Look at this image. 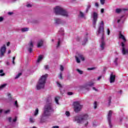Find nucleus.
<instances>
[{
  "mask_svg": "<svg viewBox=\"0 0 128 128\" xmlns=\"http://www.w3.org/2000/svg\"><path fill=\"white\" fill-rule=\"evenodd\" d=\"M28 52L30 53H32V48H28Z\"/></svg>",
  "mask_w": 128,
  "mask_h": 128,
  "instance_id": "nucleus-44",
  "label": "nucleus"
},
{
  "mask_svg": "<svg viewBox=\"0 0 128 128\" xmlns=\"http://www.w3.org/2000/svg\"><path fill=\"white\" fill-rule=\"evenodd\" d=\"M54 21L56 24H62V20L58 18H56L54 19Z\"/></svg>",
  "mask_w": 128,
  "mask_h": 128,
  "instance_id": "nucleus-16",
  "label": "nucleus"
},
{
  "mask_svg": "<svg viewBox=\"0 0 128 128\" xmlns=\"http://www.w3.org/2000/svg\"><path fill=\"white\" fill-rule=\"evenodd\" d=\"M104 46H106V42L104 40H102L100 44V48L102 50H104Z\"/></svg>",
  "mask_w": 128,
  "mask_h": 128,
  "instance_id": "nucleus-11",
  "label": "nucleus"
},
{
  "mask_svg": "<svg viewBox=\"0 0 128 128\" xmlns=\"http://www.w3.org/2000/svg\"><path fill=\"white\" fill-rule=\"evenodd\" d=\"M10 52H12V50H8V54H10Z\"/></svg>",
  "mask_w": 128,
  "mask_h": 128,
  "instance_id": "nucleus-64",
  "label": "nucleus"
},
{
  "mask_svg": "<svg viewBox=\"0 0 128 128\" xmlns=\"http://www.w3.org/2000/svg\"><path fill=\"white\" fill-rule=\"evenodd\" d=\"M95 6H96V8H98V3L96 2L95 3Z\"/></svg>",
  "mask_w": 128,
  "mask_h": 128,
  "instance_id": "nucleus-52",
  "label": "nucleus"
},
{
  "mask_svg": "<svg viewBox=\"0 0 128 128\" xmlns=\"http://www.w3.org/2000/svg\"><path fill=\"white\" fill-rule=\"evenodd\" d=\"M121 44H122V48H126L124 47V44L123 42H122Z\"/></svg>",
  "mask_w": 128,
  "mask_h": 128,
  "instance_id": "nucleus-45",
  "label": "nucleus"
},
{
  "mask_svg": "<svg viewBox=\"0 0 128 128\" xmlns=\"http://www.w3.org/2000/svg\"><path fill=\"white\" fill-rule=\"evenodd\" d=\"M28 28H24L21 29V32H28Z\"/></svg>",
  "mask_w": 128,
  "mask_h": 128,
  "instance_id": "nucleus-19",
  "label": "nucleus"
},
{
  "mask_svg": "<svg viewBox=\"0 0 128 128\" xmlns=\"http://www.w3.org/2000/svg\"><path fill=\"white\" fill-rule=\"evenodd\" d=\"M74 106L75 112H80L82 108V105H81L78 102H74Z\"/></svg>",
  "mask_w": 128,
  "mask_h": 128,
  "instance_id": "nucleus-6",
  "label": "nucleus"
},
{
  "mask_svg": "<svg viewBox=\"0 0 128 128\" xmlns=\"http://www.w3.org/2000/svg\"><path fill=\"white\" fill-rule=\"evenodd\" d=\"M14 14V12H8V14L9 16H12V14Z\"/></svg>",
  "mask_w": 128,
  "mask_h": 128,
  "instance_id": "nucleus-53",
  "label": "nucleus"
},
{
  "mask_svg": "<svg viewBox=\"0 0 128 128\" xmlns=\"http://www.w3.org/2000/svg\"><path fill=\"white\" fill-rule=\"evenodd\" d=\"M79 58H80V60H82V61L84 60V57L82 56V55H80Z\"/></svg>",
  "mask_w": 128,
  "mask_h": 128,
  "instance_id": "nucleus-35",
  "label": "nucleus"
},
{
  "mask_svg": "<svg viewBox=\"0 0 128 128\" xmlns=\"http://www.w3.org/2000/svg\"><path fill=\"white\" fill-rule=\"evenodd\" d=\"M48 76V74H45L44 75L42 76L39 80L38 84L36 85V88L38 90H41V88H44Z\"/></svg>",
  "mask_w": 128,
  "mask_h": 128,
  "instance_id": "nucleus-3",
  "label": "nucleus"
},
{
  "mask_svg": "<svg viewBox=\"0 0 128 128\" xmlns=\"http://www.w3.org/2000/svg\"><path fill=\"white\" fill-rule=\"evenodd\" d=\"M100 12L102 14H104V9L102 8Z\"/></svg>",
  "mask_w": 128,
  "mask_h": 128,
  "instance_id": "nucleus-51",
  "label": "nucleus"
},
{
  "mask_svg": "<svg viewBox=\"0 0 128 128\" xmlns=\"http://www.w3.org/2000/svg\"><path fill=\"white\" fill-rule=\"evenodd\" d=\"M119 38H122V40H123L124 42H126V38H124V36L122 34V32H120L119 34Z\"/></svg>",
  "mask_w": 128,
  "mask_h": 128,
  "instance_id": "nucleus-15",
  "label": "nucleus"
},
{
  "mask_svg": "<svg viewBox=\"0 0 128 128\" xmlns=\"http://www.w3.org/2000/svg\"><path fill=\"white\" fill-rule=\"evenodd\" d=\"M2 72H4V70H0V74H2Z\"/></svg>",
  "mask_w": 128,
  "mask_h": 128,
  "instance_id": "nucleus-61",
  "label": "nucleus"
},
{
  "mask_svg": "<svg viewBox=\"0 0 128 128\" xmlns=\"http://www.w3.org/2000/svg\"><path fill=\"white\" fill-rule=\"evenodd\" d=\"M116 81V75H114L112 72L110 75V84L114 83Z\"/></svg>",
  "mask_w": 128,
  "mask_h": 128,
  "instance_id": "nucleus-10",
  "label": "nucleus"
},
{
  "mask_svg": "<svg viewBox=\"0 0 128 128\" xmlns=\"http://www.w3.org/2000/svg\"><path fill=\"white\" fill-rule=\"evenodd\" d=\"M42 58H44V56L42 55H40L37 60V62H40Z\"/></svg>",
  "mask_w": 128,
  "mask_h": 128,
  "instance_id": "nucleus-18",
  "label": "nucleus"
},
{
  "mask_svg": "<svg viewBox=\"0 0 128 128\" xmlns=\"http://www.w3.org/2000/svg\"><path fill=\"white\" fill-rule=\"evenodd\" d=\"M10 44V42H8L7 44H6L7 46H9Z\"/></svg>",
  "mask_w": 128,
  "mask_h": 128,
  "instance_id": "nucleus-56",
  "label": "nucleus"
},
{
  "mask_svg": "<svg viewBox=\"0 0 128 128\" xmlns=\"http://www.w3.org/2000/svg\"><path fill=\"white\" fill-rule=\"evenodd\" d=\"M18 118L16 117H15V118L13 120V122H16Z\"/></svg>",
  "mask_w": 128,
  "mask_h": 128,
  "instance_id": "nucleus-48",
  "label": "nucleus"
},
{
  "mask_svg": "<svg viewBox=\"0 0 128 128\" xmlns=\"http://www.w3.org/2000/svg\"><path fill=\"white\" fill-rule=\"evenodd\" d=\"M44 44V41L42 40H40L38 44V48H40V46H42V44Z\"/></svg>",
  "mask_w": 128,
  "mask_h": 128,
  "instance_id": "nucleus-17",
  "label": "nucleus"
},
{
  "mask_svg": "<svg viewBox=\"0 0 128 128\" xmlns=\"http://www.w3.org/2000/svg\"><path fill=\"white\" fill-rule=\"evenodd\" d=\"M8 96L9 98H12V96H11L10 94H8Z\"/></svg>",
  "mask_w": 128,
  "mask_h": 128,
  "instance_id": "nucleus-60",
  "label": "nucleus"
},
{
  "mask_svg": "<svg viewBox=\"0 0 128 128\" xmlns=\"http://www.w3.org/2000/svg\"><path fill=\"white\" fill-rule=\"evenodd\" d=\"M6 45L4 44L2 47H1L0 49V56H4V54H6Z\"/></svg>",
  "mask_w": 128,
  "mask_h": 128,
  "instance_id": "nucleus-9",
  "label": "nucleus"
},
{
  "mask_svg": "<svg viewBox=\"0 0 128 128\" xmlns=\"http://www.w3.org/2000/svg\"><path fill=\"white\" fill-rule=\"evenodd\" d=\"M26 6H27V8H31L32 5H30V4H28L26 5Z\"/></svg>",
  "mask_w": 128,
  "mask_h": 128,
  "instance_id": "nucleus-54",
  "label": "nucleus"
},
{
  "mask_svg": "<svg viewBox=\"0 0 128 128\" xmlns=\"http://www.w3.org/2000/svg\"><path fill=\"white\" fill-rule=\"evenodd\" d=\"M91 6H90V4H88V6H87V8L86 10V14L88 12V10H90V8Z\"/></svg>",
  "mask_w": 128,
  "mask_h": 128,
  "instance_id": "nucleus-20",
  "label": "nucleus"
},
{
  "mask_svg": "<svg viewBox=\"0 0 128 128\" xmlns=\"http://www.w3.org/2000/svg\"><path fill=\"white\" fill-rule=\"evenodd\" d=\"M92 88L94 90H96V92L98 90H96V88L94 87H93Z\"/></svg>",
  "mask_w": 128,
  "mask_h": 128,
  "instance_id": "nucleus-62",
  "label": "nucleus"
},
{
  "mask_svg": "<svg viewBox=\"0 0 128 128\" xmlns=\"http://www.w3.org/2000/svg\"><path fill=\"white\" fill-rule=\"evenodd\" d=\"M52 97L49 96L46 98V104L44 106V116H50L52 112H54V108H52Z\"/></svg>",
  "mask_w": 128,
  "mask_h": 128,
  "instance_id": "nucleus-1",
  "label": "nucleus"
},
{
  "mask_svg": "<svg viewBox=\"0 0 128 128\" xmlns=\"http://www.w3.org/2000/svg\"><path fill=\"white\" fill-rule=\"evenodd\" d=\"M54 10L56 16H66V18L68 16V12L60 6H56L54 8Z\"/></svg>",
  "mask_w": 128,
  "mask_h": 128,
  "instance_id": "nucleus-2",
  "label": "nucleus"
},
{
  "mask_svg": "<svg viewBox=\"0 0 128 128\" xmlns=\"http://www.w3.org/2000/svg\"><path fill=\"white\" fill-rule=\"evenodd\" d=\"M112 111L110 110L108 114L107 120L110 128H112Z\"/></svg>",
  "mask_w": 128,
  "mask_h": 128,
  "instance_id": "nucleus-8",
  "label": "nucleus"
},
{
  "mask_svg": "<svg viewBox=\"0 0 128 128\" xmlns=\"http://www.w3.org/2000/svg\"><path fill=\"white\" fill-rule=\"evenodd\" d=\"M88 120V114H84L82 118L78 116L75 117V120L78 124H80L83 120Z\"/></svg>",
  "mask_w": 128,
  "mask_h": 128,
  "instance_id": "nucleus-5",
  "label": "nucleus"
},
{
  "mask_svg": "<svg viewBox=\"0 0 128 128\" xmlns=\"http://www.w3.org/2000/svg\"><path fill=\"white\" fill-rule=\"evenodd\" d=\"M4 20V18L0 17V22H2Z\"/></svg>",
  "mask_w": 128,
  "mask_h": 128,
  "instance_id": "nucleus-55",
  "label": "nucleus"
},
{
  "mask_svg": "<svg viewBox=\"0 0 128 128\" xmlns=\"http://www.w3.org/2000/svg\"><path fill=\"white\" fill-rule=\"evenodd\" d=\"M28 46H29V48H34V44L32 43V41H30V43L28 44Z\"/></svg>",
  "mask_w": 128,
  "mask_h": 128,
  "instance_id": "nucleus-21",
  "label": "nucleus"
},
{
  "mask_svg": "<svg viewBox=\"0 0 128 128\" xmlns=\"http://www.w3.org/2000/svg\"><path fill=\"white\" fill-rule=\"evenodd\" d=\"M76 62H77L78 64H80V58H78V56H76Z\"/></svg>",
  "mask_w": 128,
  "mask_h": 128,
  "instance_id": "nucleus-34",
  "label": "nucleus"
},
{
  "mask_svg": "<svg viewBox=\"0 0 128 128\" xmlns=\"http://www.w3.org/2000/svg\"><path fill=\"white\" fill-rule=\"evenodd\" d=\"M44 68L45 70H48V68H50V66L48 65H46L44 66Z\"/></svg>",
  "mask_w": 128,
  "mask_h": 128,
  "instance_id": "nucleus-41",
  "label": "nucleus"
},
{
  "mask_svg": "<svg viewBox=\"0 0 128 128\" xmlns=\"http://www.w3.org/2000/svg\"><path fill=\"white\" fill-rule=\"evenodd\" d=\"M6 84H3L0 86V88H6Z\"/></svg>",
  "mask_w": 128,
  "mask_h": 128,
  "instance_id": "nucleus-29",
  "label": "nucleus"
},
{
  "mask_svg": "<svg viewBox=\"0 0 128 128\" xmlns=\"http://www.w3.org/2000/svg\"><path fill=\"white\" fill-rule=\"evenodd\" d=\"M60 46V39H58V44H57V48H58V46Z\"/></svg>",
  "mask_w": 128,
  "mask_h": 128,
  "instance_id": "nucleus-36",
  "label": "nucleus"
},
{
  "mask_svg": "<svg viewBox=\"0 0 128 128\" xmlns=\"http://www.w3.org/2000/svg\"><path fill=\"white\" fill-rule=\"evenodd\" d=\"M98 14L96 12H93V20L92 26L94 28H96V22H98Z\"/></svg>",
  "mask_w": 128,
  "mask_h": 128,
  "instance_id": "nucleus-7",
  "label": "nucleus"
},
{
  "mask_svg": "<svg viewBox=\"0 0 128 128\" xmlns=\"http://www.w3.org/2000/svg\"><path fill=\"white\" fill-rule=\"evenodd\" d=\"M14 106L16 108H18V101H15Z\"/></svg>",
  "mask_w": 128,
  "mask_h": 128,
  "instance_id": "nucleus-37",
  "label": "nucleus"
},
{
  "mask_svg": "<svg viewBox=\"0 0 128 128\" xmlns=\"http://www.w3.org/2000/svg\"><path fill=\"white\" fill-rule=\"evenodd\" d=\"M126 10H128L127 8H122V9H120V8H117L116 9V12L117 14H120V12H126Z\"/></svg>",
  "mask_w": 128,
  "mask_h": 128,
  "instance_id": "nucleus-13",
  "label": "nucleus"
},
{
  "mask_svg": "<svg viewBox=\"0 0 128 128\" xmlns=\"http://www.w3.org/2000/svg\"><path fill=\"white\" fill-rule=\"evenodd\" d=\"M58 78L60 80H64V78H62V72L59 74Z\"/></svg>",
  "mask_w": 128,
  "mask_h": 128,
  "instance_id": "nucleus-23",
  "label": "nucleus"
},
{
  "mask_svg": "<svg viewBox=\"0 0 128 128\" xmlns=\"http://www.w3.org/2000/svg\"><path fill=\"white\" fill-rule=\"evenodd\" d=\"M122 54L124 56L125 54H128V50L126 48H122Z\"/></svg>",
  "mask_w": 128,
  "mask_h": 128,
  "instance_id": "nucleus-14",
  "label": "nucleus"
},
{
  "mask_svg": "<svg viewBox=\"0 0 128 128\" xmlns=\"http://www.w3.org/2000/svg\"><path fill=\"white\" fill-rule=\"evenodd\" d=\"M20 76H22V73L20 72L18 74V75L15 77V79L16 80V78H18Z\"/></svg>",
  "mask_w": 128,
  "mask_h": 128,
  "instance_id": "nucleus-32",
  "label": "nucleus"
},
{
  "mask_svg": "<svg viewBox=\"0 0 128 128\" xmlns=\"http://www.w3.org/2000/svg\"><path fill=\"white\" fill-rule=\"evenodd\" d=\"M94 84V83L92 82H89L88 84H86V86H85L86 90H90V88H88V86H92Z\"/></svg>",
  "mask_w": 128,
  "mask_h": 128,
  "instance_id": "nucleus-12",
  "label": "nucleus"
},
{
  "mask_svg": "<svg viewBox=\"0 0 128 128\" xmlns=\"http://www.w3.org/2000/svg\"><path fill=\"white\" fill-rule=\"evenodd\" d=\"M102 78V76L98 77V80H100V78Z\"/></svg>",
  "mask_w": 128,
  "mask_h": 128,
  "instance_id": "nucleus-58",
  "label": "nucleus"
},
{
  "mask_svg": "<svg viewBox=\"0 0 128 128\" xmlns=\"http://www.w3.org/2000/svg\"><path fill=\"white\" fill-rule=\"evenodd\" d=\"M56 84H57V86H58V88H62V84H60L58 82H57Z\"/></svg>",
  "mask_w": 128,
  "mask_h": 128,
  "instance_id": "nucleus-38",
  "label": "nucleus"
},
{
  "mask_svg": "<svg viewBox=\"0 0 128 128\" xmlns=\"http://www.w3.org/2000/svg\"><path fill=\"white\" fill-rule=\"evenodd\" d=\"M4 74H6L4 73H2V74H0V76H4Z\"/></svg>",
  "mask_w": 128,
  "mask_h": 128,
  "instance_id": "nucleus-59",
  "label": "nucleus"
},
{
  "mask_svg": "<svg viewBox=\"0 0 128 128\" xmlns=\"http://www.w3.org/2000/svg\"><path fill=\"white\" fill-rule=\"evenodd\" d=\"M30 122H32V124H33V122H34V119H32V118H30Z\"/></svg>",
  "mask_w": 128,
  "mask_h": 128,
  "instance_id": "nucleus-42",
  "label": "nucleus"
},
{
  "mask_svg": "<svg viewBox=\"0 0 128 128\" xmlns=\"http://www.w3.org/2000/svg\"><path fill=\"white\" fill-rule=\"evenodd\" d=\"M58 100H60V97L55 98V102L57 104H58Z\"/></svg>",
  "mask_w": 128,
  "mask_h": 128,
  "instance_id": "nucleus-24",
  "label": "nucleus"
},
{
  "mask_svg": "<svg viewBox=\"0 0 128 128\" xmlns=\"http://www.w3.org/2000/svg\"><path fill=\"white\" fill-rule=\"evenodd\" d=\"M111 102H112V97H110L108 98V106H110Z\"/></svg>",
  "mask_w": 128,
  "mask_h": 128,
  "instance_id": "nucleus-31",
  "label": "nucleus"
},
{
  "mask_svg": "<svg viewBox=\"0 0 128 128\" xmlns=\"http://www.w3.org/2000/svg\"><path fill=\"white\" fill-rule=\"evenodd\" d=\"M86 42H88V38H85V39L84 40V42L82 44V46H85Z\"/></svg>",
  "mask_w": 128,
  "mask_h": 128,
  "instance_id": "nucleus-25",
  "label": "nucleus"
},
{
  "mask_svg": "<svg viewBox=\"0 0 128 128\" xmlns=\"http://www.w3.org/2000/svg\"><path fill=\"white\" fill-rule=\"evenodd\" d=\"M80 16L81 18H84V14L82 12H80Z\"/></svg>",
  "mask_w": 128,
  "mask_h": 128,
  "instance_id": "nucleus-39",
  "label": "nucleus"
},
{
  "mask_svg": "<svg viewBox=\"0 0 128 128\" xmlns=\"http://www.w3.org/2000/svg\"><path fill=\"white\" fill-rule=\"evenodd\" d=\"M110 29H108V30H107V34L108 36H110Z\"/></svg>",
  "mask_w": 128,
  "mask_h": 128,
  "instance_id": "nucleus-46",
  "label": "nucleus"
},
{
  "mask_svg": "<svg viewBox=\"0 0 128 128\" xmlns=\"http://www.w3.org/2000/svg\"><path fill=\"white\" fill-rule=\"evenodd\" d=\"M38 114V108H36L35 112H34V116H36Z\"/></svg>",
  "mask_w": 128,
  "mask_h": 128,
  "instance_id": "nucleus-22",
  "label": "nucleus"
},
{
  "mask_svg": "<svg viewBox=\"0 0 128 128\" xmlns=\"http://www.w3.org/2000/svg\"><path fill=\"white\" fill-rule=\"evenodd\" d=\"M94 110H96V108H98V102H94Z\"/></svg>",
  "mask_w": 128,
  "mask_h": 128,
  "instance_id": "nucleus-26",
  "label": "nucleus"
},
{
  "mask_svg": "<svg viewBox=\"0 0 128 128\" xmlns=\"http://www.w3.org/2000/svg\"><path fill=\"white\" fill-rule=\"evenodd\" d=\"M66 116H70V112L66 111Z\"/></svg>",
  "mask_w": 128,
  "mask_h": 128,
  "instance_id": "nucleus-33",
  "label": "nucleus"
},
{
  "mask_svg": "<svg viewBox=\"0 0 128 128\" xmlns=\"http://www.w3.org/2000/svg\"><path fill=\"white\" fill-rule=\"evenodd\" d=\"M6 64L7 66H10V62H7Z\"/></svg>",
  "mask_w": 128,
  "mask_h": 128,
  "instance_id": "nucleus-63",
  "label": "nucleus"
},
{
  "mask_svg": "<svg viewBox=\"0 0 128 128\" xmlns=\"http://www.w3.org/2000/svg\"><path fill=\"white\" fill-rule=\"evenodd\" d=\"M52 128H60V126H53Z\"/></svg>",
  "mask_w": 128,
  "mask_h": 128,
  "instance_id": "nucleus-57",
  "label": "nucleus"
},
{
  "mask_svg": "<svg viewBox=\"0 0 128 128\" xmlns=\"http://www.w3.org/2000/svg\"><path fill=\"white\" fill-rule=\"evenodd\" d=\"M96 70V68H88V70Z\"/></svg>",
  "mask_w": 128,
  "mask_h": 128,
  "instance_id": "nucleus-40",
  "label": "nucleus"
},
{
  "mask_svg": "<svg viewBox=\"0 0 128 128\" xmlns=\"http://www.w3.org/2000/svg\"><path fill=\"white\" fill-rule=\"evenodd\" d=\"M118 58H116L115 60L114 61V62L116 64V66H118Z\"/></svg>",
  "mask_w": 128,
  "mask_h": 128,
  "instance_id": "nucleus-28",
  "label": "nucleus"
},
{
  "mask_svg": "<svg viewBox=\"0 0 128 128\" xmlns=\"http://www.w3.org/2000/svg\"><path fill=\"white\" fill-rule=\"evenodd\" d=\"M10 110H6L4 112V114H8Z\"/></svg>",
  "mask_w": 128,
  "mask_h": 128,
  "instance_id": "nucleus-47",
  "label": "nucleus"
},
{
  "mask_svg": "<svg viewBox=\"0 0 128 128\" xmlns=\"http://www.w3.org/2000/svg\"><path fill=\"white\" fill-rule=\"evenodd\" d=\"M76 70L80 74H84V72H82V70H80V69H76Z\"/></svg>",
  "mask_w": 128,
  "mask_h": 128,
  "instance_id": "nucleus-27",
  "label": "nucleus"
},
{
  "mask_svg": "<svg viewBox=\"0 0 128 128\" xmlns=\"http://www.w3.org/2000/svg\"><path fill=\"white\" fill-rule=\"evenodd\" d=\"M8 120L9 122H12V117H9L8 118Z\"/></svg>",
  "mask_w": 128,
  "mask_h": 128,
  "instance_id": "nucleus-49",
  "label": "nucleus"
},
{
  "mask_svg": "<svg viewBox=\"0 0 128 128\" xmlns=\"http://www.w3.org/2000/svg\"><path fill=\"white\" fill-rule=\"evenodd\" d=\"M98 32V34H102V36L101 40H104V21H101Z\"/></svg>",
  "mask_w": 128,
  "mask_h": 128,
  "instance_id": "nucleus-4",
  "label": "nucleus"
},
{
  "mask_svg": "<svg viewBox=\"0 0 128 128\" xmlns=\"http://www.w3.org/2000/svg\"><path fill=\"white\" fill-rule=\"evenodd\" d=\"M100 2L101 4L104 5V3L106 2V0H100Z\"/></svg>",
  "mask_w": 128,
  "mask_h": 128,
  "instance_id": "nucleus-30",
  "label": "nucleus"
},
{
  "mask_svg": "<svg viewBox=\"0 0 128 128\" xmlns=\"http://www.w3.org/2000/svg\"><path fill=\"white\" fill-rule=\"evenodd\" d=\"M60 70H61V72H62L64 70V66H60Z\"/></svg>",
  "mask_w": 128,
  "mask_h": 128,
  "instance_id": "nucleus-43",
  "label": "nucleus"
},
{
  "mask_svg": "<svg viewBox=\"0 0 128 128\" xmlns=\"http://www.w3.org/2000/svg\"><path fill=\"white\" fill-rule=\"evenodd\" d=\"M68 96H72V92H68Z\"/></svg>",
  "mask_w": 128,
  "mask_h": 128,
  "instance_id": "nucleus-50",
  "label": "nucleus"
}]
</instances>
